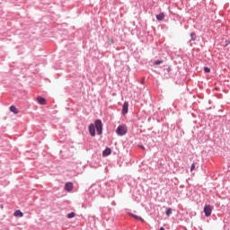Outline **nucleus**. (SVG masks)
I'll use <instances>...</instances> for the list:
<instances>
[{
	"label": "nucleus",
	"instance_id": "nucleus-1",
	"mask_svg": "<svg viewBox=\"0 0 230 230\" xmlns=\"http://www.w3.org/2000/svg\"><path fill=\"white\" fill-rule=\"evenodd\" d=\"M89 132L92 137H94V136H96V132L98 136H102V133L103 132V125L102 124V120L97 119L95 120L94 124H91L89 126Z\"/></svg>",
	"mask_w": 230,
	"mask_h": 230
},
{
	"label": "nucleus",
	"instance_id": "nucleus-2",
	"mask_svg": "<svg viewBox=\"0 0 230 230\" xmlns=\"http://www.w3.org/2000/svg\"><path fill=\"white\" fill-rule=\"evenodd\" d=\"M128 131V129L125 125L119 126L116 129V133L118 134V136H125V134H127Z\"/></svg>",
	"mask_w": 230,
	"mask_h": 230
},
{
	"label": "nucleus",
	"instance_id": "nucleus-3",
	"mask_svg": "<svg viewBox=\"0 0 230 230\" xmlns=\"http://www.w3.org/2000/svg\"><path fill=\"white\" fill-rule=\"evenodd\" d=\"M204 213L206 217H211L212 209L210 205H207L204 208Z\"/></svg>",
	"mask_w": 230,
	"mask_h": 230
},
{
	"label": "nucleus",
	"instance_id": "nucleus-4",
	"mask_svg": "<svg viewBox=\"0 0 230 230\" xmlns=\"http://www.w3.org/2000/svg\"><path fill=\"white\" fill-rule=\"evenodd\" d=\"M128 102H125L122 106V114H128Z\"/></svg>",
	"mask_w": 230,
	"mask_h": 230
},
{
	"label": "nucleus",
	"instance_id": "nucleus-5",
	"mask_svg": "<svg viewBox=\"0 0 230 230\" xmlns=\"http://www.w3.org/2000/svg\"><path fill=\"white\" fill-rule=\"evenodd\" d=\"M66 191H73V182H66L65 184Z\"/></svg>",
	"mask_w": 230,
	"mask_h": 230
},
{
	"label": "nucleus",
	"instance_id": "nucleus-6",
	"mask_svg": "<svg viewBox=\"0 0 230 230\" xmlns=\"http://www.w3.org/2000/svg\"><path fill=\"white\" fill-rule=\"evenodd\" d=\"M112 154V150L111 148L107 147L103 152H102V156L107 157V155H111Z\"/></svg>",
	"mask_w": 230,
	"mask_h": 230
},
{
	"label": "nucleus",
	"instance_id": "nucleus-7",
	"mask_svg": "<svg viewBox=\"0 0 230 230\" xmlns=\"http://www.w3.org/2000/svg\"><path fill=\"white\" fill-rule=\"evenodd\" d=\"M37 102L40 105H46L47 102L44 97H37Z\"/></svg>",
	"mask_w": 230,
	"mask_h": 230
},
{
	"label": "nucleus",
	"instance_id": "nucleus-8",
	"mask_svg": "<svg viewBox=\"0 0 230 230\" xmlns=\"http://www.w3.org/2000/svg\"><path fill=\"white\" fill-rule=\"evenodd\" d=\"M9 111H11V112L13 114H19V109H17V107L14 105L10 106Z\"/></svg>",
	"mask_w": 230,
	"mask_h": 230
},
{
	"label": "nucleus",
	"instance_id": "nucleus-9",
	"mask_svg": "<svg viewBox=\"0 0 230 230\" xmlns=\"http://www.w3.org/2000/svg\"><path fill=\"white\" fill-rule=\"evenodd\" d=\"M129 217H132L133 218H135L136 220H140V222H145V219H143L141 217L139 216H136L132 213H128Z\"/></svg>",
	"mask_w": 230,
	"mask_h": 230
},
{
	"label": "nucleus",
	"instance_id": "nucleus-10",
	"mask_svg": "<svg viewBox=\"0 0 230 230\" xmlns=\"http://www.w3.org/2000/svg\"><path fill=\"white\" fill-rule=\"evenodd\" d=\"M14 217H24V214H22V212H21V210H16V211L14 212Z\"/></svg>",
	"mask_w": 230,
	"mask_h": 230
},
{
	"label": "nucleus",
	"instance_id": "nucleus-11",
	"mask_svg": "<svg viewBox=\"0 0 230 230\" xmlns=\"http://www.w3.org/2000/svg\"><path fill=\"white\" fill-rule=\"evenodd\" d=\"M156 19H157V21H163L164 19V13H161L160 14H157Z\"/></svg>",
	"mask_w": 230,
	"mask_h": 230
},
{
	"label": "nucleus",
	"instance_id": "nucleus-12",
	"mask_svg": "<svg viewBox=\"0 0 230 230\" xmlns=\"http://www.w3.org/2000/svg\"><path fill=\"white\" fill-rule=\"evenodd\" d=\"M172 208H168L165 211L166 217H170V215H172Z\"/></svg>",
	"mask_w": 230,
	"mask_h": 230
},
{
	"label": "nucleus",
	"instance_id": "nucleus-13",
	"mask_svg": "<svg viewBox=\"0 0 230 230\" xmlns=\"http://www.w3.org/2000/svg\"><path fill=\"white\" fill-rule=\"evenodd\" d=\"M190 37H191V40H197V35L195 34V32H191Z\"/></svg>",
	"mask_w": 230,
	"mask_h": 230
},
{
	"label": "nucleus",
	"instance_id": "nucleus-14",
	"mask_svg": "<svg viewBox=\"0 0 230 230\" xmlns=\"http://www.w3.org/2000/svg\"><path fill=\"white\" fill-rule=\"evenodd\" d=\"M75 213L71 212L70 214L67 215V218H74Z\"/></svg>",
	"mask_w": 230,
	"mask_h": 230
},
{
	"label": "nucleus",
	"instance_id": "nucleus-15",
	"mask_svg": "<svg viewBox=\"0 0 230 230\" xmlns=\"http://www.w3.org/2000/svg\"><path fill=\"white\" fill-rule=\"evenodd\" d=\"M205 73H211V69L208 66L204 67Z\"/></svg>",
	"mask_w": 230,
	"mask_h": 230
},
{
	"label": "nucleus",
	"instance_id": "nucleus-16",
	"mask_svg": "<svg viewBox=\"0 0 230 230\" xmlns=\"http://www.w3.org/2000/svg\"><path fill=\"white\" fill-rule=\"evenodd\" d=\"M159 64H163V60H157L155 62V66H159Z\"/></svg>",
	"mask_w": 230,
	"mask_h": 230
},
{
	"label": "nucleus",
	"instance_id": "nucleus-17",
	"mask_svg": "<svg viewBox=\"0 0 230 230\" xmlns=\"http://www.w3.org/2000/svg\"><path fill=\"white\" fill-rule=\"evenodd\" d=\"M193 170H195V164H192L190 167V172H193Z\"/></svg>",
	"mask_w": 230,
	"mask_h": 230
},
{
	"label": "nucleus",
	"instance_id": "nucleus-18",
	"mask_svg": "<svg viewBox=\"0 0 230 230\" xmlns=\"http://www.w3.org/2000/svg\"><path fill=\"white\" fill-rule=\"evenodd\" d=\"M139 147L142 149V150H145V147L143 146H139Z\"/></svg>",
	"mask_w": 230,
	"mask_h": 230
},
{
	"label": "nucleus",
	"instance_id": "nucleus-19",
	"mask_svg": "<svg viewBox=\"0 0 230 230\" xmlns=\"http://www.w3.org/2000/svg\"><path fill=\"white\" fill-rule=\"evenodd\" d=\"M160 230H165L164 227H160Z\"/></svg>",
	"mask_w": 230,
	"mask_h": 230
}]
</instances>
